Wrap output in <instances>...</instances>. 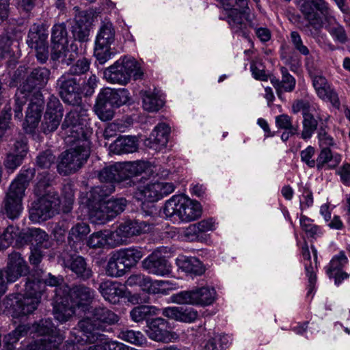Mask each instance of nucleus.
I'll return each instance as SVG.
<instances>
[{"label": "nucleus", "instance_id": "nucleus-6", "mask_svg": "<svg viewBox=\"0 0 350 350\" xmlns=\"http://www.w3.org/2000/svg\"><path fill=\"white\" fill-rule=\"evenodd\" d=\"M51 58L61 59L63 64L70 65L78 56L77 46L72 44L68 48V31L64 23H57L51 29Z\"/></svg>", "mask_w": 350, "mask_h": 350}, {"label": "nucleus", "instance_id": "nucleus-52", "mask_svg": "<svg viewBox=\"0 0 350 350\" xmlns=\"http://www.w3.org/2000/svg\"><path fill=\"white\" fill-rule=\"evenodd\" d=\"M60 201V210L64 213H69L72 209L75 201V191L72 185L68 183L63 187V195Z\"/></svg>", "mask_w": 350, "mask_h": 350}, {"label": "nucleus", "instance_id": "nucleus-30", "mask_svg": "<svg viewBox=\"0 0 350 350\" xmlns=\"http://www.w3.org/2000/svg\"><path fill=\"white\" fill-rule=\"evenodd\" d=\"M103 298L111 304H116L124 297L125 286L121 283L107 280L102 282L98 288Z\"/></svg>", "mask_w": 350, "mask_h": 350}, {"label": "nucleus", "instance_id": "nucleus-39", "mask_svg": "<svg viewBox=\"0 0 350 350\" xmlns=\"http://www.w3.org/2000/svg\"><path fill=\"white\" fill-rule=\"evenodd\" d=\"M177 265L183 271L193 275H200L205 271L204 265L196 257L182 256L177 260Z\"/></svg>", "mask_w": 350, "mask_h": 350}, {"label": "nucleus", "instance_id": "nucleus-36", "mask_svg": "<svg viewBox=\"0 0 350 350\" xmlns=\"http://www.w3.org/2000/svg\"><path fill=\"white\" fill-rule=\"evenodd\" d=\"M102 97L107 99L115 108L126 104L129 100V93L126 89L113 90L105 88L99 93Z\"/></svg>", "mask_w": 350, "mask_h": 350}, {"label": "nucleus", "instance_id": "nucleus-53", "mask_svg": "<svg viewBox=\"0 0 350 350\" xmlns=\"http://www.w3.org/2000/svg\"><path fill=\"white\" fill-rule=\"evenodd\" d=\"M31 245L35 248L46 249L50 247L47 234L40 228H33L30 230Z\"/></svg>", "mask_w": 350, "mask_h": 350}, {"label": "nucleus", "instance_id": "nucleus-7", "mask_svg": "<svg viewBox=\"0 0 350 350\" xmlns=\"http://www.w3.org/2000/svg\"><path fill=\"white\" fill-rule=\"evenodd\" d=\"M155 162L148 161H135L129 162H118L104 167L98 175H159L166 172Z\"/></svg>", "mask_w": 350, "mask_h": 350}, {"label": "nucleus", "instance_id": "nucleus-32", "mask_svg": "<svg viewBox=\"0 0 350 350\" xmlns=\"http://www.w3.org/2000/svg\"><path fill=\"white\" fill-rule=\"evenodd\" d=\"M89 342L94 345L90 346L88 350H128L127 345L110 340L101 334H94L90 338Z\"/></svg>", "mask_w": 350, "mask_h": 350}, {"label": "nucleus", "instance_id": "nucleus-34", "mask_svg": "<svg viewBox=\"0 0 350 350\" xmlns=\"http://www.w3.org/2000/svg\"><path fill=\"white\" fill-rule=\"evenodd\" d=\"M282 80L273 77L270 79L271 83L276 90L278 96L283 92H291L294 90L296 85L295 79L288 72L285 67L280 68Z\"/></svg>", "mask_w": 350, "mask_h": 350}, {"label": "nucleus", "instance_id": "nucleus-21", "mask_svg": "<svg viewBox=\"0 0 350 350\" xmlns=\"http://www.w3.org/2000/svg\"><path fill=\"white\" fill-rule=\"evenodd\" d=\"M146 334L151 340L156 342H169L177 338L169 322L161 317L147 322Z\"/></svg>", "mask_w": 350, "mask_h": 350}, {"label": "nucleus", "instance_id": "nucleus-54", "mask_svg": "<svg viewBox=\"0 0 350 350\" xmlns=\"http://www.w3.org/2000/svg\"><path fill=\"white\" fill-rule=\"evenodd\" d=\"M303 130L301 132V138L304 139H310L316 129H317L318 122L314 116L310 113L303 116Z\"/></svg>", "mask_w": 350, "mask_h": 350}, {"label": "nucleus", "instance_id": "nucleus-22", "mask_svg": "<svg viewBox=\"0 0 350 350\" xmlns=\"http://www.w3.org/2000/svg\"><path fill=\"white\" fill-rule=\"evenodd\" d=\"M142 268L149 274L165 276L172 271L171 264L159 252H154L142 262Z\"/></svg>", "mask_w": 350, "mask_h": 350}, {"label": "nucleus", "instance_id": "nucleus-19", "mask_svg": "<svg viewBox=\"0 0 350 350\" xmlns=\"http://www.w3.org/2000/svg\"><path fill=\"white\" fill-rule=\"evenodd\" d=\"M62 99L72 105H79L81 101L80 85L75 77L64 73L57 80Z\"/></svg>", "mask_w": 350, "mask_h": 350}, {"label": "nucleus", "instance_id": "nucleus-37", "mask_svg": "<svg viewBox=\"0 0 350 350\" xmlns=\"http://www.w3.org/2000/svg\"><path fill=\"white\" fill-rule=\"evenodd\" d=\"M139 95L142 99V107L147 111H157L163 106V100L154 91L142 90Z\"/></svg>", "mask_w": 350, "mask_h": 350}, {"label": "nucleus", "instance_id": "nucleus-3", "mask_svg": "<svg viewBox=\"0 0 350 350\" xmlns=\"http://www.w3.org/2000/svg\"><path fill=\"white\" fill-rule=\"evenodd\" d=\"M178 185V182L165 178L142 182L137 187L134 197L144 209L146 204L157 202L172 193Z\"/></svg>", "mask_w": 350, "mask_h": 350}, {"label": "nucleus", "instance_id": "nucleus-43", "mask_svg": "<svg viewBox=\"0 0 350 350\" xmlns=\"http://www.w3.org/2000/svg\"><path fill=\"white\" fill-rule=\"evenodd\" d=\"M116 253L120 257L129 270L131 267L135 266L143 257V252L140 249L136 247L122 249L117 251Z\"/></svg>", "mask_w": 350, "mask_h": 350}, {"label": "nucleus", "instance_id": "nucleus-51", "mask_svg": "<svg viewBox=\"0 0 350 350\" xmlns=\"http://www.w3.org/2000/svg\"><path fill=\"white\" fill-rule=\"evenodd\" d=\"M118 338L137 346H142L146 343V338L139 331L122 329L118 334Z\"/></svg>", "mask_w": 350, "mask_h": 350}, {"label": "nucleus", "instance_id": "nucleus-61", "mask_svg": "<svg viewBox=\"0 0 350 350\" xmlns=\"http://www.w3.org/2000/svg\"><path fill=\"white\" fill-rule=\"evenodd\" d=\"M183 237L189 241H202L203 236L200 233L196 224L189 225L183 232Z\"/></svg>", "mask_w": 350, "mask_h": 350}, {"label": "nucleus", "instance_id": "nucleus-40", "mask_svg": "<svg viewBox=\"0 0 350 350\" xmlns=\"http://www.w3.org/2000/svg\"><path fill=\"white\" fill-rule=\"evenodd\" d=\"M301 254L304 259L305 260H307V262H305V270L308 280L307 293V295L308 296L311 295L314 290V286L317 282V275L315 273L317 265H315L314 266H313L310 261V254L307 245H305L302 247Z\"/></svg>", "mask_w": 350, "mask_h": 350}, {"label": "nucleus", "instance_id": "nucleus-2", "mask_svg": "<svg viewBox=\"0 0 350 350\" xmlns=\"http://www.w3.org/2000/svg\"><path fill=\"white\" fill-rule=\"evenodd\" d=\"M143 76L140 63L127 56L120 58L104 71V77L107 82L121 85H126L131 78L137 80Z\"/></svg>", "mask_w": 350, "mask_h": 350}, {"label": "nucleus", "instance_id": "nucleus-59", "mask_svg": "<svg viewBox=\"0 0 350 350\" xmlns=\"http://www.w3.org/2000/svg\"><path fill=\"white\" fill-rule=\"evenodd\" d=\"M275 124L279 129L291 131V135L297 133L298 126H293L292 120L288 115L282 114L276 116Z\"/></svg>", "mask_w": 350, "mask_h": 350}, {"label": "nucleus", "instance_id": "nucleus-45", "mask_svg": "<svg viewBox=\"0 0 350 350\" xmlns=\"http://www.w3.org/2000/svg\"><path fill=\"white\" fill-rule=\"evenodd\" d=\"M129 269L116 252L109 258L107 267H106V274L108 276L119 278L124 275Z\"/></svg>", "mask_w": 350, "mask_h": 350}, {"label": "nucleus", "instance_id": "nucleus-50", "mask_svg": "<svg viewBox=\"0 0 350 350\" xmlns=\"http://www.w3.org/2000/svg\"><path fill=\"white\" fill-rule=\"evenodd\" d=\"M90 228L88 224L79 222L74 225L68 233V241L70 244L81 242L90 233Z\"/></svg>", "mask_w": 350, "mask_h": 350}, {"label": "nucleus", "instance_id": "nucleus-58", "mask_svg": "<svg viewBox=\"0 0 350 350\" xmlns=\"http://www.w3.org/2000/svg\"><path fill=\"white\" fill-rule=\"evenodd\" d=\"M302 230L306 234L311 237H314L320 233L319 227L313 224V221L305 215H301L299 219Z\"/></svg>", "mask_w": 350, "mask_h": 350}, {"label": "nucleus", "instance_id": "nucleus-63", "mask_svg": "<svg viewBox=\"0 0 350 350\" xmlns=\"http://www.w3.org/2000/svg\"><path fill=\"white\" fill-rule=\"evenodd\" d=\"M24 157L14 153H9L5 161V166L8 170V173H13L14 170L17 168L22 163Z\"/></svg>", "mask_w": 350, "mask_h": 350}, {"label": "nucleus", "instance_id": "nucleus-31", "mask_svg": "<svg viewBox=\"0 0 350 350\" xmlns=\"http://www.w3.org/2000/svg\"><path fill=\"white\" fill-rule=\"evenodd\" d=\"M342 156L332 152L330 148H322L316 159V167L319 170L335 169L341 162Z\"/></svg>", "mask_w": 350, "mask_h": 350}, {"label": "nucleus", "instance_id": "nucleus-5", "mask_svg": "<svg viewBox=\"0 0 350 350\" xmlns=\"http://www.w3.org/2000/svg\"><path fill=\"white\" fill-rule=\"evenodd\" d=\"M164 213L167 218L177 217L182 221L189 222L200 217V204L184 196L174 195L166 201Z\"/></svg>", "mask_w": 350, "mask_h": 350}, {"label": "nucleus", "instance_id": "nucleus-24", "mask_svg": "<svg viewBox=\"0 0 350 350\" xmlns=\"http://www.w3.org/2000/svg\"><path fill=\"white\" fill-rule=\"evenodd\" d=\"M152 229V224L148 222L130 220L121 224L113 233L120 237L118 241L124 243L127 238L149 232Z\"/></svg>", "mask_w": 350, "mask_h": 350}, {"label": "nucleus", "instance_id": "nucleus-64", "mask_svg": "<svg viewBox=\"0 0 350 350\" xmlns=\"http://www.w3.org/2000/svg\"><path fill=\"white\" fill-rule=\"evenodd\" d=\"M55 157L51 150H46L37 157V165L40 168H49L54 163Z\"/></svg>", "mask_w": 350, "mask_h": 350}, {"label": "nucleus", "instance_id": "nucleus-44", "mask_svg": "<svg viewBox=\"0 0 350 350\" xmlns=\"http://www.w3.org/2000/svg\"><path fill=\"white\" fill-rule=\"evenodd\" d=\"M115 107L98 94L94 105V111L103 121L110 120L114 116Z\"/></svg>", "mask_w": 350, "mask_h": 350}, {"label": "nucleus", "instance_id": "nucleus-13", "mask_svg": "<svg viewBox=\"0 0 350 350\" xmlns=\"http://www.w3.org/2000/svg\"><path fill=\"white\" fill-rule=\"evenodd\" d=\"M127 285L139 286L143 291L149 294L167 295L176 289V286L167 280H152L143 274H133L126 280Z\"/></svg>", "mask_w": 350, "mask_h": 350}, {"label": "nucleus", "instance_id": "nucleus-29", "mask_svg": "<svg viewBox=\"0 0 350 350\" xmlns=\"http://www.w3.org/2000/svg\"><path fill=\"white\" fill-rule=\"evenodd\" d=\"M55 305L53 308L54 317L60 323L69 321L75 313L77 308L66 295L55 297Z\"/></svg>", "mask_w": 350, "mask_h": 350}, {"label": "nucleus", "instance_id": "nucleus-62", "mask_svg": "<svg viewBox=\"0 0 350 350\" xmlns=\"http://www.w3.org/2000/svg\"><path fill=\"white\" fill-rule=\"evenodd\" d=\"M250 70L253 77L257 80L267 81L268 75L265 70V66L260 62L252 61L250 65Z\"/></svg>", "mask_w": 350, "mask_h": 350}, {"label": "nucleus", "instance_id": "nucleus-25", "mask_svg": "<svg viewBox=\"0 0 350 350\" xmlns=\"http://www.w3.org/2000/svg\"><path fill=\"white\" fill-rule=\"evenodd\" d=\"M3 273V279L7 282H14L19 277L27 273V265L19 253L14 252L9 256V262Z\"/></svg>", "mask_w": 350, "mask_h": 350}, {"label": "nucleus", "instance_id": "nucleus-20", "mask_svg": "<svg viewBox=\"0 0 350 350\" xmlns=\"http://www.w3.org/2000/svg\"><path fill=\"white\" fill-rule=\"evenodd\" d=\"M126 205V200L124 198L105 200L100 210L93 209L92 221L96 224H105L121 213Z\"/></svg>", "mask_w": 350, "mask_h": 350}, {"label": "nucleus", "instance_id": "nucleus-33", "mask_svg": "<svg viewBox=\"0 0 350 350\" xmlns=\"http://www.w3.org/2000/svg\"><path fill=\"white\" fill-rule=\"evenodd\" d=\"M65 268L75 273L77 277L83 280L89 279L92 275V269L88 267L84 258L80 256H73L64 261Z\"/></svg>", "mask_w": 350, "mask_h": 350}, {"label": "nucleus", "instance_id": "nucleus-46", "mask_svg": "<svg viewBox=\"0 0 350 350\" xmlns=\"http://www.w3.org/2000/svg\"><path fill=\"white\" fill-rule=\"evenodd\" d=\"M29 176H17L11 183L6 196H14L18 199L23 200L25 196V191L28 187L30 178Z\"/></svg>", "mask_w": 350, "mask_h": 350}, {"label": "nucleus", "instance_id": "nucleus-47", "mask_svg": "<svg viewBox=\"0 0 350 350\" xmlns=\"http://www.w3.org/2000/svg\"><path fill=\"white\" fill-rule=\"evenodd\" d=\"M29 329V327L25 325H20L14 331L5 335L3 338V350H14L15 344L21 337L27 334Z\"/></svg>", "mask_w": 350, "mask_h": 350}, {"label": "nucleus", "instance_id": "nucleus-9", "mask_svg": "<svg viewBox=\"0 0 350 350\" xmlns=\"http://www.w3.org/2000/svg\"><path fill=\"white\" fill-rule=\"evenodd\" d=\"M40 282L29 281L25 286V293L14 297L12 303V317L18 318L32 313L40 302L42 292L39 290Z\"/></svg>", "mask_w": 350, "mask_h": 350}, {"label": "nucleus", "instance_id": "nucleus-14", "mask_svg": "<svg viewBox=\"0 0 350 350\" xmlns=\"http://www.w3.org/2000/svg\"><path fill=\"white\" fill-rule=\"evenodd\" d=\"M56 294L57 296L66 295L70 300V302L83 310L88 309L94 299L95 291L83 284L75 285L71 288L68 286L57 288Z\"/></svg>", "mask_w": 350, "mask_h": 350}, {"label": "nucleus", "instance_id": "nucleus-55", "mask_svg": "<svg viewBox=\"0 0 350 350\" xmlns=\"http://www.w3.org/2000/svg\"><path fill=\"white\" fill-rule=\"evenodd\" d=\"M326 29L336 42L345 44L347 41L348 37L342 25L335 23L327 26Z\"/></svg>", "mask_w": 350, "mask_h": 350}, {"label": "nucleus", "instance_id": "nucleus-15", "mask_svg": "<svg viewBox=\"0 0 350 350\" xmlns=\"http://www.w3.org/2000/svg\"><path fill=\"white\" fill-rule=\"evenodd\" d=\"M48 31L42 24H33L31 26L27 42L36 50V56L40 63H44L49 57Z\"/></svg>", "mask_w": 350, "mask_h": 350}, {"label": "nucleus", "instance_id": "nucleus-23", "mask_svg": "<svg viewBox=\"0 0 350 350\" xmlns=\"http://www.w3.org/2000/svg\"><path fill=\"white\" fill-rule=\"evenodd\" d=\"M44 108V100L42 94L37 92L34 99H31L27 110L25 122L23 124V129L27 133H33L38 126Z\"/></svg>", "mask_w": 350, "mask_h": 350}, {"label": "nucleus", "instance_id": "nucleus-11", "mask_svg": "<svg viewBox=\"0 0 350 350\" xmlns=\"http://www.w3.org/2000/svg\"><path fill=\"white\" fill-rule=\"evenodd\" d=\"M60 211L58 194L49 191L31 204L29 218L33 222L46 221Z\"/></svg>", "mask_w": 350, "mask_h": 350}, {"label": "nucleus", "instance_id": "nucleus-1", "mask_svg": "<svg viewBox=\"0 0 350 350\" xmlns=\"http://www.w3.org/2000/svg\"><path fill=\"white\" fill-rule=\"evenodd\" d=\"M87 110L77 106L65 116L62 129L66 143L73 147L66 151L57 165L59 174L75 173L90 154L92 135Z\"/></svg>", "mask_w": 350, "mask_h": 350}, {"label": "nucleus", "instance_id": "nucleus-38", "mask_svg": "<svg viewBox=\"0 0 350 350\" xmlns=\"http://www.w3.org/2000/svg\"><path fill=\"white\" fill-rule=\"evenodd\" d=\"M94 321L98 324V328H102L103 325H113L119 321V317L106 307L95 308L92 312Z\"/></svg>", "mask_w": 350, "mask_h": 350}, {"label": "nucleus", "instance_id": "nucleus-18", "mask_svg": "<svg viewBox=\"0 0 350 350\" xmlns=\"http://www.w3.org/2000/svg\"><path fill=\"white\" fill-rule=\"evenodd\" d=\"M63 117V107L59 99L51 96L47 103L46 110L41 122V129L44 134L57 130Z\"/></svg>", "mask_w": 350, "mask_h": 350}, {"label": "nucleus", "instance_id": "nucleus-41", "mask_svg": "<svg viewBox=\"0 0 350 350\" xmlns=\"http://www.w3.org/2000/svg\"><path fill=\"white\" fill-rule=\"evenodd\" d=\"M300 11L304 16V18L314 29H319L322 27V18L310 1H305L300 5Z\"/></svg>", "mask_w": 350, "mask_h": 350}, {"label": "nucleus", "instance_id": "nucleus-28", "mask_svg": "<svg viewBox=\"0 0 350 350\" xmlns=\"http://www.w3.org/2000/svg\"><path fill=\"white\" fill-rule=\"evenodd\" d=\"M348 258L343 251L335 255L326 267V273L330 278H334L335 284L338 285L344 280L348 278L349 275L342 271L347 264Z\"/></svg>", "mask_w": 350, "mask_h": 350}, {"label": "nucleus", "instance_id": "nucleus-26", "mask_svg": "<svg viewBox=\"0 0 350 350\" xmlns=\"http://www.w3.org/2000/svg\"><path fill=\"white\" fill-rule=\"evenodd\" d=\"M170 133V127L167 124L159 123L152 130L149 137L144 140V144L146 148L160 151L166 146Z\"/></svg>", "mask_w": 350, "mask_h": 350}, {"label": "nucleus", "instance_id": "nucleus-42", "mask_svg": "<svg viewBox=\"0 0 350 350\" xmlns=\"http://www.w3.org/2000/svg\"><path fill=\"white\" fill-rule=\"evenodd\" d=\"M159 313L160 309L154 306L141 305L134 307L130 311V317L132 321L139 323Z\"/></svg>", "mask_w": 350, "mask_h": 350}, {"label": "nucleus", "instance_id": "nucleus-35", "mask_svg": "<svg viewBox=\"0 0 350 350\" xmlns=\"http://www.w3.org/2000/svg\"><path fill=\"white\" fill-rule=\"evenodd\" d=\"M137 148V139L133 136L120 137L109 146L110 150L116 154L132 153Z\"/></svg>", "mask_w": 350, "mask_h": 350}, {"label": "nucleus", "instance_id": "nucleus-27", "mask_svg": "<svg viewBox=\"0 0 350 350\" xmlns=\"http://www.w3.org/2000/svg\"><path fill=\"white\" fill-rule=\"evenodd\" d=\"M310 77L318 96L322 100L329 101L334 106L338 107L340 105L338 96L328 83L327 79L317 74L312 75Z\"/></svg>", "mask_w": 350, "mask_h": 350}, {"label": "nucleus", "instance_id": "nucleus-4", "mask_svg": "<svg viewBox=\"0 0 350 350\" xmlns=\"http://www.w3.org/2000/svg\"><path fill=\"white\" fill-rule=\"evenodd\" d=\"M50 74V70L46 68H36L31 71L26 81L20 85L15 94L14 111L16 119L22 120L23 107L26 104L29 94L33 89H40L44 86L49 81Z\"/></svg>", "mask_w": 350, "mask_h": 350}, {"label": "nucleus", "instance_id": "nucleus-10", "mask_svg": "<svg viewBox=\"0 0 350 350\" xmlns=\"http://www.w3.org/2000/svg\"><path fill=\"white\" fill-rule=\"evenodd\" d=\"M116 31L112 23L105 20L102 21L98 31L94 55L97 61L103 64L109 60L114 55L111 44L115 42Z\"/></svg>", "mask_w": 350, "mask_h": 350}, {"label": "nucleus", "instance_id": "nucleus-17", "mask_svg": "<svg viewBox=\"0 0 350 350\" xmlns=\"http://www.w3.org/2000/svg\"><path fill=\"white\" fill-rule=\"evenodd\" d=\"M247 8L239 10L238 8L230 7L226 10V20L233 33L247 38L249 36L250 29L253 27L252 21L246 13Z\"/></svg>", "mask_w": 350, "mask_h": 350}, {"label": "nucleus", "instance_id": "nucleus-56", "mask_svg": "<svg viewBox=\"0 0 350 350\" xmlns=\"http://www.w3.org/2000/svg\"><path fill=\"white\" fill-rule=\"evenodd\" d=\"M90 62L85 57L79 59L70 66L65 73L72 77L79 76L88 72L90 69Z\"/></svg>", "mask_w": 350, "mask_h": 350}, {"label": "nucleus", "instance_id": "nucleus-12", "mask_svg": "<svg viewBox=\"0 0 350 350\" xmlns=\"http://www.w3.org/2000/svg\"><path fill=\"white\" fill-rule=\"evenodd\" d=\"M215 295L216 292L213 288L204 286L173 294L170 297V301L177 304L205 306L214 302Z\"/></svg>", "mask_w": 350, "mask_h": 350}, {"label": "nucleus", "instance_id": "nucleus-60", "mask_svg": "<svg viewBox=\"0 0 350 350\" xmlns=\"http://www.w3.org/2000/svg\"><path fill=\"white\" fill-rule=\"evenodd\" d=\"M13 40L8 36L0 38V59H4L14 55L12 46Z\"/></svg>", "mask_w": 350, "mask_h": 350}, {"label": "nucleus", "instance_id": "nucleus-16", "mask_svg": "<svg viewBox=\"0 0 350 350\" xmlns=\"http://www.w3.org/2000/svg\"><path fill=\"white\" fill-rule=\"evenodd\" d=\"M101 185L94 187L86 193V200L83 201L89 209V215L92 219L93 209L100 210L105 199L115 190V186L111 181H107L103 176H99Z\"/></svg>", "mask_w": 350, "mask_h": 350}, {"label": "nucleus", "instance_id": "nucleus-57", "mask_svg": "<svg viewBox=\"0 0 350 350\" xmlns=\"http://www.w3.org/2000/svg\"><path fill=\"white\" fill-rule=\"evenodd\" d=\"M78 326L79 329L86 335V340L88 342L90 338L94 334H99L96 331V329H98L97 323H93L92 320L90 318H85L81 320L78 323Z\"/></svg>", "mask_w": 350, "mask_h": 350}, {"label": "nucleus", "instance_id": "nucleus-49", "mask_svg": "<svg viewBox=\"0 0 350 350\" xmlns=\"http://www.w3.org/2000/svg\"><path fill=\"white\" fill-rule=\"evenodd\" d=\"M114 237V233L109 230L98 231L92 234L87 241V245L92 248H100L109 244V239Z\"/></svg>", "mask_w": 350, "mask_h": 350}, {"label": "nucleus", "instance_id": "nucleus-8", "mask_svg": "<svg viewBox=\"0 0 350 350\" xmlns=\"http://www.w3.org/2000/svg\"><path fill=\"white\" fill-rule=\"evenodd\" d=\"M33 329L42 337L29 344L26 350H59L64 337L56 330L51 319L41 320L33 325Z\"/></svg>", "mask_w": 350, "mask_h": 350}, {"label": "nucleus", "instance_id": "nucleus-48", "mask_svg": "<svg viewBox=\"0 0 350 350\" xmlns=\"http://www.w3.org/2000/svg\"><path fill=\"white\" fill-rule=\"evenodd\" d=\"M23 200L14 196H6L4 202V210L7 216L12 219L18 217L23 210Z\"/></svg>", "mask_w": 350, "mask_h": 350}]
</instances>
